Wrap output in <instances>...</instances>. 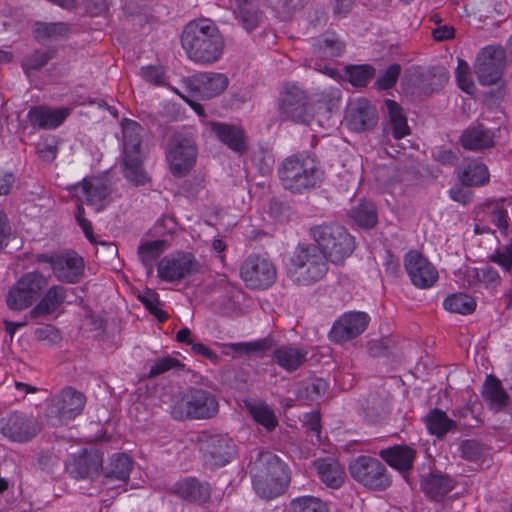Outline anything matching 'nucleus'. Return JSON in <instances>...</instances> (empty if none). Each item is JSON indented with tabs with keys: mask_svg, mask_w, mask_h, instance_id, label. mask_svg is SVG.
Masks as SVG:
<instances>
[{
	"mask_svg": "<svg viewBox=\"0 0 512 512\" xmlns=\"http://www.w3.org/2000/svg\"><path fill=\"white\" fill-rule=\"evenodd\" d=\"M201 451L206 463L224 466L236 455V444L227 435L210 434L202 439Z\"/></svg>",
	"mask_w": 512,
	"mask_h": 512,
	"instance_id": "nucleus-15",
	"label": "nucleus"
},
{
	"mask_svg": "<svg viewBox=\"0 0 512 512\" xmlns=\"http://www.w3.org/2000/svg\"><path fill=\"white\" fill-rule=\"evenodd\" d=\"M280 112L297 123L311 125L314 115L303 90L296 86L285 88L280 99Z\"/></svg>",
	"mask_w": 512,
	"mask_h": 512,
	"instance_id": "nucleus-13",
	"label": "nucleus"
},
{
	"mask_svg": "<svg viewBox=\"0 0 512 512\" xmlns=\"http://www.w3.org/2000/svg\"><path fill=\"white\" fill-rule=\"evenodd\" d=\"M489 258L492 262L500 265L505 271H509L512 266V242L497 249Z\"/></svg>",
	"mask_w": 512,
	"mask_h": 512,
	"instance_id": "nucleus-59",
	"label": "nucleus"
},
{
	"mask_svg": "<svg viewBox=\"0 0 512 512\" xmlns=\"http://www.w3.org/2000/svg\"><path fill=\"white\" fill-rule=\"evenodd\" d=\"M124 177L135 186L145 185L149 176L143 167V155L122 157Z\"/></svg>",
	"mask_w": 512,
	"mask_h": 512,
	"instance_id": "nucleus-39",
	"label": "nucleus"
},
{
	"mask_svg": "<svg viewBox=\"0 0 512 512\" xmlns=\"http://www.w3.org/2000/svg\"><path fill=\"white\" fill-rule=\"evenodd\" d=\"M251 478H260L266 476L288 475L286 466L281 459L270 451H259L256 457L248 465Z\"/></svg>",
	"mask_w": 512,
	"mask_h": 512,
	"instance_id": "nucleus-24",
	"label": "nucleus"
},
{
	"mask_svg": "<svg viewBox=\"0 0 512 512\" xmlns=\"http://www.w3.org/2000/svg\"><path fill=\"white\" fill-rule=\"evenodd\" d=\"M102 465L103 453L96 448H91L73 455L66 464V470L72 477L77 479H94L100 474Z\"/></svg>",
	"mask_w": 512,
	"mask_h": 512,
	"instance_id": "nucleus-17",
	"label": "nucleus"
},
{
	"mask_svg": "<svg viewBox=\"0 0 512 512\" xmlns=\"http://www.w3.org/2000/svg\"><path fill=\"white\" fill-rule=\"evenodd\" d=\"M379 456L392 468L407 478L416 458V450L407 445H394L382 449Z\"/></svg>",
	"mask_w": 512,
	"mask_h": 512,
	"instance_id": "nucleus-25",
	"label": "nucleus"
},
{
	"mask_svg": "<svg viewBox=\"0 0 512 512\" xmlns=\"http://www.w3.org/2000/svg\"><path fill=\"white\" fill-rule=\"evenodd\" d=\"M41 431V425L32 416L14 412L0 421V432L11 441L27 442Z\"/></svg>",
	"mask_w": 512,
	"mask_h": 512,
	"instance_id": "nucleus-14",
	"label": "nucleus"
},
{
	"mask_svg": "<svg viewBox=\"0 0 512 512\" xmlns=\"http://www.w3.org/2000/svg\"><path fill=\"white\" fill-rule=\"evenodd\" d=\"M166 249V241L154 240L146 241L138 247L139 258L147 269V274L153 273L155 261Z\"/></svg>",
	"mask_w": 512,
	"mask_h": 512,
	"instance_id": "nucleus-43",
	"label": "nucleus"
},
{
	"mask_svg": "<svg viewBox=\"0 0 512 512\" xmlns=\"http://www.w3.org/2000/svg\"><path fill=\"white\" fill-rule=\"evenodd\" d=\"M54 55V49H49L44 52L34 51L23 62V68L26 72H28L29 70H40L43 66H45L48 63L49 60H51L54 57Z\"/></svg>",
	"mask_w": 512,
	"mask_h": 512,
	"instance_id": "nucleus-55",
	"label": "nucleus"
},
{
	"mask_svg": "<svg viewBox=\"0 0 512 512\" xmlns=\"http://www.w3.org/2000/svg\"><path fill=\"white\" fill-rule=\"evenodd\" d=\"M400 72H401V66L399 64L395 63V64L390 65L385 70L383 75H381L377 79L375 84L378 87V89L386 90V89L392 88L396 84L398 77L400 75Z\"/></svg>",
	"mask_w": 512,
	"mask_h": 512,
	"instance_id": "nucleus-57",
	"label": "nucleus"
},
{
	"mask_svg": "<svg viewBox=\"0 0 512 512\" xmlns=\"http://www.w3.org/2000/svg\"><path fill=\"white\" fill-rule=\"evenodd\" d=\"M183 367L184 364H182L178 359L166 356L155 360L154 364L150 367L148 376L150 378H154L170 370H182Z\"/></svg>",
	"mask_w": 512,
	"mask_h": 512,
	"instance_id": "nucleus-51",
	"label": "nucleus"
},
{
	"mask_svg": "<svg viewBox=\"0 0 512 512\" xmlns=\"http://www.w3.org/2000/svg\"><path fill=\"white\" fill-rule=\"evenodd\" d=\"M246 408L252 418L266 430L272 431L278 425V420L273 410L263 402H247Z\"/></svg>",
	"mask_w": 512,
	"mask_h": 512,
	"instance_id": "nucleus-44",
	"label": "nucleus"
},
{
	"mask_svg": "<svg viewBox=\"0 0 512 512\" xmlns=\"http://www.w3.org/2000/svg\"><path fill=\"white\" fill-rule=\"evenodd\" d=\"M139 300L150 311V313L156 316L160 321H164L166 319L165 313L158 307V298L155 293L147 292L144 295H140Z\"/></svg>",
	"mask_w": 512,
	"mask_h": 512,
	"instance_id": "nucleus-61",
	"label": "nucleus"
},
{
	"mask_svg": "<svg viewBox=\"0 0 512 512\" xmlns=\"http://www.w3.org/2000/svg\"><path fill=\"white\" fill-rule=\"evenodd\" d=\"M208 127L215 137L232 151L240 154L247 151V136L242 127L216 121L209 122Z\"/></svg>",
	"mask_w": 512,
	"mask_h": 512,
	"instance_id": "nucleus-23",
	"label": "nucleus"
},
{
	"mask_svg": "<svg viewBox=\"0 0 512 512\" xmlns=\"http://www.w3.org/2000/svg\"><path fill=\"white\" fill-rule=\"evenodd\" d=\"M143 79L155 85L164 83V74L162 70L155 66H148L141 69Z\"/></svg>",
	"mask_w": 512,
	"mask_h": 512,
	"instance_id": "nucleus-63",
	"label": "nucleus"
},
{
	"mask_svg": "<svg viewBox=\"0 0 512 512\" xmlns=\"http://www.w3.org/2000/svg\"><path fill=\"white\" fill-rule=\"evenodd\" d=\"M35 259L39 263H48L54 276L62 283H77L83 274V259L75 252L41 253Z\"/></svg>",
	"mask_w": 512,
	"mask_h": 512,
	"instance_id": "nucleus-9",
	"label": "nucleus"
},
{
	"mask_svg": "<svg viewBox=\"0 0 512 512\" xmlns=\"http://www.w3.org/2000/svg\"><path fill=\"white\" fill-rule=\"evenodd\" d=\"M310 235L326 259L335 264L343 263L355 249L354 238L342 226L316 225L310 228Z\"/></svg>",
	"mask_w": 512,
	"mask_h": 512,
	"instance_id": "nucleus-4",
	"label": "nucleus"
},
{
	"mask_svg": "<svg viewBox=\"0 0 512 512\" xmlns=\"http://www.w3.org/2000/svg\"><path fill=\"white\" fill-rule=\"evenodd\" d=\"M370 317L365 312H348L343 314L332 326L329 337L333 342L349 341L364 332Z\"/></svg>",
	"mask_w": 512,
	"mask_h": 512,
	"instance_id": "nucleus-18",
	"label": "nucleus"
},
{
	"mask_svg": "<svg viewBox=\"0 0 512 512\" xmlns=\"http://www.w3.org/2000/svg\"><path fill=\"white\" fill-rule=\"evenodd\" d=\"M328 390V383L322 378H315L305 383L299 391V397L315 401L322 397Z\"/></svg>",
	"mask_w": 512,
	"mask_h": 512,
	"instance_id": "nucleus-50",
	"label": "nucleus"
},
{
	"mask_svg": "<svg viewBox=\"0 0 512 512\" xmlns=\"http://www.w3.org/2000/svg\"><path fill=\"white\" fill-rule=\"evenodd\" d=\"M328 272V260L313 244L296 247L288 266V276L297 285L308 286L320 281Z\"/></svg>",
	"mask_w": 512,
	"mask_h": 512,
	"instance_id": "nucleus-2",
	"label": "nucleus"
},
{
	"mask_svg": "<svg viewBox=\"0 0 512 512\" xmlns=\"http://www.w3.org/2000/svg\"><path fill=\"white\" fill-rule=\"evenodd\" d=\"M69 114L68 108L51 109L46 106H34L29 110L27 117L34 128L49 130L60 126Z\"/></svg>",
	"mask_w": 512,
	"mask_h": 512,
	"instance_id": "nucleus-26",
	"label": "nucleus"
},
{
	"mask_svg": "<svg viewBox=\"0 0 512 512\" xmlns=\"http://www.w3.org/2000/svg\"><path fill=\"white\" fill-rule=\"evenodd\" d=\"M378 121L375 107L366 99L351 102L346 110L345 123L354 132L371 130Z\"/></svg>",
	"mask_w": 512,
	"mask_h": 512,
	"instance_id": "nucleus-19",
	"label": "nucleus"
},
{
	"mask_svg": "<svg viewBox=\"0 0 512 512\" xmlns=\"http://www.w3.org/2000/svg\"><path fill=\"white\" fill-rule=\"evenodd\" d=\"M201 269L202 265L193 253L177 251L159 261L157 274L161 280L175 283L199 273Z\"/></svg>",
	"mask_w": 512,
	"mask_h": 512,
	"instance_id": "nucleus-8",
	"label": "nucleus"
},
{
	"mask_svg": "<svg viewBox=\"0 0 512 512\" xmlns=\"http://www.w3.org/2000/svg\"><path fill=\"white\" fill-rule=\"evenodd\" d=\"M271 340L264 338L252 342L235 343L231 348L235 352L260 355L271 348Z\"/></svg>",
	"mask_w": 512,
	"mask_h": 512,
	"instance_id": "nucleus-52",
	"label": "nucleus"
},
{
	"mask_svg": "<svg viewBox=\"0 0 512 512\" xmlns=\"http://www.w3.org/2000/svg\"><path fill=\"white\" fill-rule=\"evenodd\" d=\"M306 357L305 350L292 346L279 347L273 353V361L288 372L298 369L306 361Z\"/></svg>",
	"mask_w": 512,
	"mask_h": 512,
	"instance_id": "nucleus-35",
	"label": "nucleus"
},
{
	"mask_svg": "<svg viewBox=\"0 0 512 512\" xmlns=\"http://www.w3.org/2000/svg\"><path fill=\"white\" fill-rule=\"evenodd\" d=\"M15 180V175L12 172L0 167V196L10 193Z\"/></svg>",
	"mask_w": 512,
	"mask_h": 512,
	"instance_id": "nucleus-64",
	"label": "nucleus"
},
{
	"mask_svg": "<svg viewBox=\"0 0 512 512\" xmlns=\"http://www.w3.org/2000/svg\"><path fill=\"white\" fill-rule=\"evenodd\" d=\"M68 33L69 28L67 24L63 22H38L36 23V27L34 29L36 40L43 45L64 38L68 35Z\"/></svg>",
	"mask_w": 512,
	"mask_h": 512,
	"instance_id": "nucleus-41",
	"label": "nucleus"
},
{
	"mask_svg": "<svg viewBox=\"0 0 512 512\" xmlns=\"http://www.w3.org/2000/svg\"><path fill=\"white\" fill-rule=\"evenodd\" d=\"M175 492L181 498L190 501L205 503L210 499V487L196 479H187L176 485Z\"/></svg>",
	"mask_w": 512,
	"mask_h": 512,
	"instance_id": "nucleus-36",
	"label": "nucleus"
},
{
	"mask_svg": "<svg viewBox=\"0 0 512 512\" xmlns=\"http://www.w3.org/2000/svg\"><path fill=\"white\" fill-rule=\"evenodd\" d=\"M49 277L39 271L23 274L6 295L9 309L22 311L30 307L48 288Z\"/></svg>",
	"mask_w": 512,
	"mask_h": 512,
	"instance_id": "nucleus-6",
	"label": "nucleus"
},
{
	"mask_svg": "<svg viewBox=\"0 0 512 512\" xmlns=\"http://www.w3.org/2000/svg\"><path fill=\"white\" fill-rule=\"evenodd\" d=\"M314 467L323 483L330 488H339L345 479L343 467L334 459H318Z\"/></svg>",
	"mask_w": 512,
	"mask_h": 512,
	"instance_id": "nucleus-31",
	"label": "nucleus"
},
{
	"mask_svg": "<svg viewBox=\"0 0 512 512\" xmlns=\"http://www.w3.org/2000/svg\"><path fill=\"white\" fill-rule=\"evenodd\" d=\"M404 267L411 282L417 288H430L438 279L436 268L416 250H411L405 255Z\"/></svg>",
	"mask_w": 512,
	"mask_h": 512,
	"instance_id": "nucleus-16",
	"label": "nucleus"
},
{
	"mask_svg": "<svg viewBox=\"0 0 512 512\" xmlns=\"http://www.w3.org/2000/svg\"><path fill=\"white\" fill-rule=\"evenodd\" d=\"M424 422L430 434L442 438L447 432L455 427V422L448 418L447 414L435 408L424 418Z\"/></svg>",
	"mask_w": 512,
	"mask_h": 512,
	"instance_id": "nucleus-42",
	"label": "nucleus"
},
{
	"mask_svg": "<svg viewBox=\"0 0 512 512\" xmlns=\"http://www.w3.org/2000/svg\"><path fill=\"white\" fill-rule=\"evenodd\" d=\"M86 403L83 393L67 387L52 399V408L61 420H71L80 415Z\"/></svg>",
	"mask_w": 512,
	"mask_h": 512,
	"instance_id": "nucleus-22",
	"label": "nucleus"
},
{
	"mask_svg": "<svg viewBox=\"0 0 512 512\" xmlns=\"http://www.w3.org/2000/svg\"><path fill=\"white\" fill-rule=\"evenodd\" d=\"M80 3L92 16H98L105 13L108 9L105 0H77V4Z\"/></svg>",
	"mask_w": 512,
	"mask_h": 512,
	"instance_id": "nucleus-62",
	"label": "nucleus"
},
{
	"mask_svg": "<svg viewBox=\"0 0 512 512\" xmlns=\"http://www.w3.org/2000/svg\"><path fill=\"white\" fill-rule=\"evenodd\" d=\"M234 15L238 23L248 32L256 29L264 20V13L256 4L234 9Z\"/></svg>",
	"mask_w": 512,
	"mask_h": 512,
	"instance_id": "nucleus-45",
	"label": "nucleus"
},
{
	"mask_svg": "<svg viewBox=\"0 0 512 512\" xmlns=\"http://www.w3.org/2000/svg\"><path fill=\"white\" fill-rule=\"evenodd\" d=\"M229 84L228 77L222 73L206 72L195 75L192 85L205 99H211L223 93Z\"/></svg>",
	"mask_w": 512,
	"mask_h": 512,
	"instance_id": "nucleus-28",
	"label": "nucleus"
},
{
	"mask_svg": "<svg viewBox=\"0 0 512 512\" xmlns=\"http://www.w3.org/2000/svg\"><path fill=\"white\" fill-rule=\"evenodd\" d=\"M240 275L246 286L254 289H267L276 280L277 272L274 264L260 255L248 256L240 268Z\"/></svg>",
	"mask_w": 512,
	"mask_h": 512,
	"instance_id": "nucleus-10",
	"label": "nucleus"
},
{
	"mask_svg": "<svg viewBox=\"0 0 512 512\" xmlns=\"http://www.w3.org/2000/svg\"><path fill=\"white\" fill-rule=\"evenodd\" d=\"M181 45L191 61L212 64L221 58L225 41L217 25L210 19L202 18L185 25Z\"/></svg>",
	"mask_w": 512,
	"mask_h": 512,
	"instance_id": "nucleus-1",
	"label": "nucleus"
},
{
	"mask_svg": "<svg viewBox=\"0 0 512 512\" xmlns=\"http://www.w3.org/2000/svg\"><path fill=\"white\" fill-rule=\"evenodd\" d=\"M345 50V43L335 32L327 31L314 44V52L321 58L339 57Z\"/></svg>",
	"mask_w": 512,
	"mask_h": 512,
	"instance_id": "nucleus-37",
	"label": "nucleus"
},
{
	"mask_svg": "<svg viewBox=\"0 0 512 512\" xmlns=\"http://www.w3.org/2000/svg\"><path fill=\"white\" fill-rule=\"evenodd\" d=\"M72 190L80 201L84 200L97 212L104 208L106 199L111 193L108 185L99 178H85L82 182L74 185Z\"/></svg>",
	"mask_w": 512,
	"mask_h": 512,
	"instance_id": "nucleus-21",
	"label": "nucleus"
},
{
	"mask_svg": "<svg viewBox=\"0 0 512 512\" xmlns=\"http://www.w3.org/2000/svg\"><path fill=\"white\" fill-rule=\"evenodd\" d=\"M197 157V148L194 141L182 135H175L169 141L166 150V159L171 173L176 177H183L193 167Z\"/></svg>",
	"mask_w": 512,
	"mask_h": 512,
	"instance_id": "nucleus-12",
	"label": "nucleus"
},
{
	"mask_svg": "<svg viewBox=\"0 0 512 512\" xmlns=\"http://www.w3.org/2000/svg\"><path fill=\"white\" fill-rule=\"evenodd\" d=\"M351 218L364 228H372L377 223V211L372 202H363L350 211Z\"/></svg>",
	"mask_w": 512,
	"mask_h": 512,
	"instance_id": "nucleus-47",
	"label": "nucleus"
},
{
	"mask_svg": "<svg viewBox=\"0 0 512 512\" xmlns=\"http://www.w3.org/2000/svg\"><path fill=\"white\" fill-rule=\"evenodd\" d=\"M476 223L474 232L484 234L491 232L492 229L487 222L494 224L501 232L506 235L509 227V217L507 210L500 202H488L483 204L476 213Z\"/></svg>",
	"mask_w": 512,
	"mask_h": 512,
	"instance_id": "nucleus-20",
	"label": "nucleus"
},
{
	"mask_svg": "<svg viewBox=\"0 0 512 512\" xmlns=\"http://www.w3.org/2000/svg\"><path fill=\"white\" fill-rule=\"evenodd\" d=\"M290 481L289 475L252 478L255 492L263 499H273L284 493Z\"/></svg>",
	"mask_w": 512,
	"mask_h": 512,
	"instance_id": "nucleus-32",
	"label": "nucleus"
},
{
	"mask_svg": "<svg viewBox=\"0 0 512 512\" xmlns=\"http://www.w3.org/2000/svg\"><path fill=\"white\" fill-rule=\"evenodd\" d=\"M218 410V401L211 392L193 388L172 406L171 415L176 420L210 419Z\"/></svg>",
	"mask_w": 512,
	"mask_h": 512,
	"instance_id": "nucleus-5",
	"label": "nucleus"
},
{
	"mask_svg": "<svg viewBox=\"0 0 512 512\" xmlns=\"http://www.w3.org/2000/svg\"><path fill=\"white\" fill-rule=\"evenodd\" d=\"M459 181L465 186H481L489 181V172L485 164L476 159L466 160L457 169Z\"/></svg>",
	"mask_w": 512,
	"mask_h": 512,
	"instance_id": "nucleus-30",
	"label": "nucleus"
},
{
	"mask_svg": "<svg viewBox=\"0 0 512 512\" xmlns=\"http://www.w3.org/2000/svg\"><path fill=\"white\" fill-rule=\"evenodd\" d=\"M347 72L352 85L363 87L373 77L375 69L370 65H360L349 68Z\"/></svg>",
	"mask_w": 512,
	"mask_h": 512,
	"instance_id": "nucleus-53",
	"label": "nucleus"
},
{
	"mask_svg": "<svg viewBox=\"0 0 512 512\" xmlns=\"http://www.w3.org/2000/svg\"><path fill=\"white\" fill-rule=\"evenodd\" d=\"M424 493L432 500L440 501L454 487L453 480L439 472H431L422 480Z\"/></svg>",
	"mask_w": 512,
	"mask_h": 512,
	"instance_id": "nucleus-33",
	"label": "nucleus"
},
{
	"mask_svg": "<svg viewBox=\"0 0 512 512\" xmlns=\"http://www.w3.org/2000/svg\"><path fill=\"white\" fill-rule=\"evenodd\" d=\"M506 61V54L499 46L484 47L476 57L474 72L481 85L489 86L496 84L503 73Z\"/></svg>",
	"mask_w": 512,
	"mask_h": 512,
	"instance_id": "nucleus-11",
	"label": "nucleus"
},
{
	"mask_svg": "<svg viewBox=\"0 0 512 512\" xmlns=\"http://www.w3.org/2000/svg\"><path fill=\"white\" fill-rule=\"evenodd\" d=\"M265 2L278 14L285 17L301 7L300 0H265Z\"/></svg>",
	"mask_w": 512,
	"mask_h": 512,
	"instance_id": "nucleus-58",
	"label": "nucleus"
},
{
	"mask_svg": "<svg viewBox=\"0 0 512 512\" xmlns=\"http://www.w3.org/2000/svg\"><path fill=\"white\" fill-rule=\"evenodd\" d=\"M278 173L284 188L293 193L310 191L323 180V171L315 160L301 155L284 159Z\"/></svg>",
	"mask_w": 512,
	"mask_h": 512,
	"instance_id": "nucleus-3",
	"label": "nucleus"
},
{
	"mask_svg": "<svg viewBox=\"0 0 512 512\" xmlns=\"http://www.w3.org/2000/svg\"><path fill=\"white\" fill-rule=\"evenodd\" d=\"M483 396L497 408L504 407L508 401V395L502 388L500 381L493 376L487 377L484 384Z\"/></svg>",
	"mask_w": 512,
	"mask_h": 512,
	"instance_id": "nucleus-46",
	"label": "nucleus"
},
{
	"mask_svg": "<svg viewBox=\"0 0 512 512\" xmlns=\"http://www.w3.org/2000/svg\"><path fill=\"white\" fill-rule=\"evenodd\" d=\"M288 512H329L327 505L319 498L302 496L291 500Z\"/></svg>",
	"mask_w": 512,
	"mask_h": 512,
	"instance_id": "nucleus-49",
	"label": "nucleus"
},
{
	"mask_svg": "<svg viewBox=\"0 0 512 512\" xmlns=\"http://www.w3.org/2000/svg\"><path fill=\"white\" fill-rule=\"evenodd\" d=\"M67 298V289L62 285H52L48 288L40 301L30 310L29 315L25 316L31 319L46 317L54 313Z\"/></svg>",
	"mask_w": 512,
	"mask_h": 512,
	"instance_id": "nucleus-27",
	"label": "nucleus"
},
{
	"mask_svg": "<svg viewBox=\"0 0 512 512\" xmlns=\"http://www.w3.org/2000/svg\"><path fill=\"white\" fill-rule=\"evenodd\" d=\"M461 457L468 461H479L486 454V448L475 440H465L460 445Z\"/></svg>",
	"mask_w": 512,
	"mask_h": 512,
	"instance_id": "nucleus-56",
	"label": "nucleus"
},
{
	"mask_svg": "<svg viewBox=\"0 0 512 512\" xmlns=\"http://www.w3.org/2000/svg\"><path fill=\"white\" fill-rule=\"evenodd\" d=\"M35 336L39 341H47L50 345L61 341L60 332L52 325H45L35 330Z\"/></svg>",
	"mask_w": 512,
	"mask_h": 512,
	"instance_id": "nucleus-60",
	"label": "nucleus"
},
{
	"mask_svg": "<svg viewBox=\"0 0 512 512\" xmlns=\"http://www.w3.org/2000/svg\"><path fill=\"white\" fill-rule=\"evenodd\" d=\"M142 127L136 121L124 119L122 121L123 153L122 157L142 155Z\"/></svg>",
	"mask_w": 512,
	"mask_h": 512,
	"instance_id": "nucleus-34",
	"label": "nucleus"
},
{
	"mask_svg": "<svg viewBox=\"0 0 512 512\" xmlns=\"http://www.w3.org/2000/svg\"><path fill=\"white\" fill-rule=\"evenodd\" d=\"M460 141L467 150L482 151L494 146V134L491 130L479 124L464 130Z\"/></svg>",
	"mask_w": 512,
	"mask_h": 512,
	"instance_id": "nucleus-29",
	"label": "nucleus"
},
{
	"mask_svg": "<svg viewBox=\"0 0 512 512\" xmlns=\"http://www.w3.org/2000/svg\"><path fill=\"white\" fill-rule=\"evenodd\" d=\"M133 462L126 454H115L111 457L108 471L105 475V484L109 485L112 480H118L126 484L132 470Z\"/></svg>",
	"mask_w": 512,
	"mask_h": 512,
	"instance_id": "nucleus-38",
	"label": "nucleus"
},
{
	"mask_svg": "<svg viewBox=\"0 0 512 512\" xmlns=\"http://www.w3.org/2000/svg\"><path fill=\"white\" fill-rule=\"evenodd\" d=\"M349 473L356 482L370 490L383 491L392 483L386 466L371 456L362 455L352 460Z\"/></svg>",
	"mask_w": 512,
	"mask_h": 512,
	"instance_id": "nucleus-7",
	"label": "nucleus"
},
{
	"mask_svg": "<svg viewBox=\"0 0 512 512\" xmlns=\"http://www.w3.org/2000/svg\"><path fill=\"white\" fill-rule=\"evenodd\" d=\"M443 306L446 310L452 313L458 314H470L476 308V302L472 297L464 293H455L448 296L444 302Z\"/></svg>",
	"mask_w": 512,
	"mask_h": 512,
	"instance_id": "nucleus-48",
	"label": "nucleus"
},
{
	"mask_svg": "<svg viewBox=\"0 0 512 512\" xmlns=\"http://www.w3.org/2000/svg\"><path fill=\"white\" fill-rule=\"evenodd\" d=\"M456 79L459 88L468 93L472 94L475 90L474 82L471 78L470 67L463 59H458V66L456 68Z\"/></svg>",
	"mask_w": 512,
	"mask_h": 512,
	"instance_id": "nucleus-54",
	"label": "nucleus"
},
{
	"mask_svg": "<svg viewBox=\"0 0 512 512\" xmlns=\"http://www.w3.org/2000/svg\"><path fill=\"white\" fill-rule=\"evenodd\" d=\"M389 115V125L392 135L395 139L400 140L410 134V128L407 124V118L404 115L401 106L394 100L387 99L385 101Z\"/></svg>",
	"mask_w": 512,
	"mask_h": 512,
	"instance_id": "nucleus-40",
	"label": "nucleus"
}]
</instances>
